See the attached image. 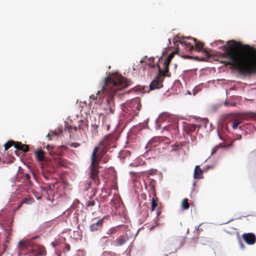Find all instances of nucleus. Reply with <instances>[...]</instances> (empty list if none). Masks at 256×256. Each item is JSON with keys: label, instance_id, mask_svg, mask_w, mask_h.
Wrapping results in <instances>:
<instances>
[{"label": "nucleus", "instance_id": "obj_1", "mask_svg": "<svg viewBox=\"0 0 256 256\" xmlns=\"http://www.w3.org/2000/svg\"><path fill=\"white\" fill-rule=\"evenodd\" d=\"M222 48V56L228 58L224 63L232 66L242 75L256 74V48L240 42L229 40Z\"/></svg>", "mask_w": 256, "mask_h": 256}, {"label": "nucleus", "instance_id": "obj_2", "mask_svg": "<svg viewBox=\"0 0 256 256\" xmlns=\"http://www.w3.org/2000/svg\"><path fill=\"white\" fill-rule=\"evenodd\" d=\"M130 84V81L122 77L120 74L118 72L112 73L105 78L102 89L98 90L96 96H90V99L96 104H100L104 95L107 94L108 92H110V90H111L112 86H116V90H120L128 87Z\"/></svg>", "mask_w": 256, "mask_h": 256}, {"label": "nucleus", "instance_id": "obj_3", "mask_svg": "<svg viewBox=\"0 0 256 256\" xmlns=\"http://www.w3.org/2000/svg\"><path fill=\"white\" fill-rule=\"evenodd\" d=\"M108 150V149L100 144L94 148L90 156L91 163L88 168V175L91 180L88 184V188H91L93 184L95 186L100 184L98 165Z\"/></svg>", "mask_w": 256, "mask_h": 256}, {"label": "nucleus", "instance_id": "obj_4", "mask_svg": "<svg viewBox=\"0 0 256 256\" xmlns=\"http://www.w3.org/2000/svg\"><path fill=\"white\" fill-rule=\"evenodd\" d=\"M126 108L127 112L130 114L133 117L138 116V112L142 108L141 100L139 97L135 98L126 103Z\"/></svg>", "mask_w": 256, "mask_h": 256}, {"label": "nucleus", "instance_id": "obj_5", "mask_svg": "<svg viewBox=\"0 0 256 256\" xmlns=\"http://www.w3.org/2000/svg\"><path fill=\"white\" fill-rule=\"evenodd\" d=\"M116 86H112L110 90V92H108L107 96L106 98V102L107 104V108L109 109L110 113H113L114 110V97L116 95H120V92L125 88H122L120 90H116Z\"/></svg>", "mask_w": 256, "mask_h": 256}, {"label": "nucleus", "instance_id": "obj_6", "mask_svg": "<svg viewBox=\"0 0 256 256\" xmlns=\"http://www.w3.org/2000/svg\"><path fill=\"white\" fill-rule=\"evenodd\" d=\"M158 67V74L155 77L154 79L151 82L149 86L150 90H153L156 88H160L162 87V82L166 76L170 77V76H165L160 66Z\"/></svg>", "mask_w": 256, "mask_h": 256}, {"label": "nucleus", "instance_id": "obj_7", "mask_svg": "<svg viewBox=\"0 0 256 256\" xmlns=\"http://www.w3.org/2000/svg\"><path fill=\"white\" fill-rule=\"evenodd\" d=\"M118 138L114 134H109L104 136V139L100 142V146H102L108 149L110 147L114 148V142L117 140Z\"/></svg>", "mask_w": 256, "mask_h": 256}, {"label": "nucleus", "instance_id": "obj_8", "mask_svg": "<svg viewBox=\"0 0 256 256\" xmlns=\"http://www.w3.org/2000/svg\"><path fill=\"white\" fill-rule=\"evenodd\" d=\"M175 54V52H171L164 62V70H162V72L165 76H170V73L169 72V66Z\"/></svg>", "mask_w": 256, "mask_h": 256}, {"label": "nucleus", "instance_id": "obj_9", "mask_svg": "<svg viewBox=\"0 0 256 256\" xmlns=\"http://www.w3.org/2000/svg\"><path fill=\"white\" fill-rule=\"evenodd\" d=\"M46 254L45 248L40 245L38 246L28 252V254H32L33 256H44Z\"/></svg>", "mask_w": 256, "mask_h": 256}, {"label": "nucleus", "instance_id": "obj_10", "mask_svg": "<svg viewBox=\"0 0 256 256\" xmlns=\"http://www.w3.org/2000/svg\"><path fill=\"white\" fill-rule=\"evenodd\" d=\"M160 140V138H153L148 142V143L146 144V148H151L152 147H160V148L162 147V148H164V146H163V145L164 144Z\"/></svg>", "mask_w": 256, "mask_h": 256}, {"label": "nucleus", "instance_id": "obj_11", "mask_svg": "<svg viewBox=\"0 0 256 256\" xmlns=\"http://www.w3.org/2000/svg\"><path fill=\"white\" fill-rule=\"evenodd\" d=\"M242 238L245 242L250 245H252L256 242V236L253 233H244L242 235Z\"/></svg>", "mask_w": 256, "mask_h": 256}, {"label": "nucleus", "instance_id": "obj_12", "mask_svg": "<svg viewBox=\"0 0 256 256\" xmlns=\"http://www.w3.org/2000/svg\"><path fill=\"white\" fill-rule=\"evenodd\" d=\"M104 217L98 219L96 222L93 223L90 226V230L92 232H94L102 228Z\"/></svg>", "mask_w": 256, "mask_h": 256}, {"label": "nucleus", "instance_id": "obj_13", "mask_svg": "<svg viewBox=\"0 0 256 256\" xmlns=\"http://www.w3.org/2000/svg\"><path fill=\"white\" fill-rule=\"evenodd\" d=\"M125 234L120 236L116 240V246H122L128 240V236L127 234L128 232L125 233Z\"/></svg>", "mask_w": 256, "mask_h": 256}, {"label": "nucleus", "instance_id": "obj_14", "mask_svg": "<svg viewBox=\"0 0 256 256\" xmlns=\"http://www.w3.org/2000/svg\"><path fill=\"white\" fill-rule=\"evenodd\" d=\"M194 178L195 179H200L203 178V172L199 166H195Z\"/></svg>", "mask_w": 256, "mask_h": 256}, {"label": "nucleus", "instance_id": "obj_15", "mask_svg": "<svg viewBox=\"0 0 256 256\" xmlns=\"http://www.w3.org/2000/svg\"><path fill=\"white\" fill-rule=\"evenodd\" d=\"M197 128L196 125L193 124H186L184 126L187 134L189 133L194 132Z\"/></svg>", "mask_w": 256, "mask_h": 256}, {"label": "nucleus", "instance_id": "obj_16", "mask_svg": "<svg viewBox=\"0 0 256 256\" xmlns=\"http://www.w3.org/2000/svg\"><path fill=\"white\" fill-rule=\"evenodd\" d=\"M88 127L87 122L84 120H81L78 122V130H82L84 132H86V130H88Z\"/></svg>", "mask_w": 256, "mask_h": 256}, {"label": "nucleus", "instance_id": "obj_17", "mask_svg": "<svg viewBox=\"0 0 256 256\" xmlns=\"http://www.w3.org/2000/svg\"><path fill=\"white\" fill-rule=\"evenodd\" d=\"M44 154L45 152L42 149L38 150L37 152H35L36 158L40 162H43L44 160Z\"/></svg>", "mask_w": 256, "mask_h": 256}, {"label": "nucleus", "instance_id": "obj_18", "mask_svg": "<svg viewBox=\"0 0 256 256\" xmlns=\"http://www.w3.org/2000/svg\"><path fill=\"white\" fill-rule=\"evenodd\" d=\"M28 242H26V241L20 240L18 244L19 250L20 251H22L23 250H24L27 248V246H28ZM22 254H20V256L22 255Z\"/></svg>", "mask_w": 256, "mask_h": 256}, {"label": "nucleus", "instance_id": "obj_19", "mask_svg": "<svg viewBox=\"0 0 256 256\" xmlns=\"http://www.w3.org/2000/svg\"><path fill=\"white\" fill-rule=\"evenodd\" d=\"M192 39L194 41L196 50L198 51L202 50L204 48V44L200 42H197L196 38H192Z\"/></svg>", "mask_w": 256, "mask_h": 256}, {"label": "nucleus", "instance_id": "obj_20", "mask_svg": "<svg viewBox=\"0 0 256 256\" xmlns=\"http://www.w3.org/2000/svg\"><path fill=\"white\" fill-rule=\"evenodd\" d=\"M179 42L182 44L186 45V48L189 51H192L194 49V47L192 44H191L190 43L187 42L184 40H180L179 41Z\"/></svg>", "mask_w": 256, "mask_h": 256}, {"label": "nucleus", "instance_id": "obj_21", "mask_svg": "<svg viewBox=\"0 0 256 256\" xmlns=\"http://www.w3.org/2000/svg\"><path fill=\"white\" fill-rule=\"evenodd\" d=\"M182 207L184 210H188L190 208V204L187 198H184L182 202Z\"/></svg>", "mask_w": 256, "mask_h": 256}, {"label": "nucleus", "instance_id": "obj_22", "mask_svg": "<svg viewBox=\"0 0 256 256\" xmlns=\"http://www.w3.org/2000/svg\"><path fill=\"white\" fill-rule=\"evenodd\" d=\"M22 202L23 204H30L33 203L34 200V198L31 197H27L24 198Z\"/></svg>", "mask_w": 256, "mask_h": 256}, {"label": "nucleus", "instance_id": "obj_23", "mask_svg": "<svg viewBox=\"0 0 256 256\" xmlns=\"http://www.w3.org/2000/svg\"><path fill=\"white\" fill-rule=\"evenodd\" d=\"M24 178V180L26 183V185H28L29 186L32 184V182L30 180V176L29 174H25Z\"/></svg>", "mask_w": 256, "mask_h": 256}, {"label": "nucleus", "instance_id": "obj_24", "mask_svg": "<svg viewBox=\"0 0 256 256\" xmlns=\"http://www.w3.org/2000/svg\"><path fill=\"white\" fill-rule=\"evenodd\" d=\"M51 190V188L50 185H46L44 186L41 187L42 192L46 194H48V191Z\"/></svg>", "mask_w": 256, "mask_h": 256}, {"label": "nucleus", "instance_id": "obj_25", "mask_svg": "<svg viewBox=\"0 0 256 256\" xmlns=\"http://www.w3.org/2000/svg\"><path fill=\"white\" fill-rule=\"evenodd\" d=\"M149 185L152 190H154L156 186V180L152 178H149L148 180Z\"/></svg>", "mask_w": 256, "mask_h": 256}, {"label": "nucleus", "instance_id": "obj_26", "mask_svg": "<svg viewBox=\"0 0 256 256\" xmlns=\"http://www.w3.org/2000/svg\"><path fill=\"white\" fill-rule=\"evenodd\" d=\"M29 150L28 146L26 144H22V146L20 148L19 150L22 152H28Z\"/></svg>", "mask_w": 256, "mask_h": 256}, {"label": "nucleus", "instance_id": "obj_27", "mask_svg": "<svg viewBox=\"0 0 256 256\" xmlns=\"http://www.w3.org/2000/svg\"><path fill=\"white\" fill-rule=\"evenodd\" d=\"M242 123V121L240 120H235L233 122L232 128L234 130H236L239 124Z\"/></svg>", "mask_w": 256, "mask_h": 256}, {"label": "nucleus", "instance_id": "obj_28", "mask_svg": "<svg viewBox=\"0 0 256 256\" xmlns=\"http://www.w3.org/2000/svg\"><path fill=\"white\" fill-rule=\"evenodd\" d=\"M14 142L12 141V140H10V141L4 144V150H8L10 147H11L12 146H14Z\"/></svg>", "mask_w": 256, "mask_h": 256}, {"label": "nucleus", "instance_id": "obj_29", "mask_svg": "<svg viewBox=\"0 0 256 256\" xmlns=\"http://www.w3.org/2000/svg\"><path fill=\"white\" fill-rule=\"evenodd\" d=\"M148 88L146 86H140V88H136V91L140 90V92L144 93L146 92H148Z\"/></svg>", "mask_w": 256, "mask_h": 256}, {"label": "nucleus", "instance_id": "obj_30", "mask_svg": "<svg viewBox=\"0 0 256 256\" xmlns=\"http://www.w3.org/2000/svg\"><path fill=\"white\" fill-rule=\"evenodd\" d=\"M95 204H96V203H95L94 200H90L87 202L86 204V206L88 208H90V207L93 206H95Z\"/></svg>", "mask_w": 256, "mask_h": 256}, {"label": "nucleus", "instance_id": "obj_31", "mask_svg": "<svg viewBox=\"0 0 256 256\" xmlns=\"http://www.w3.org/2000/svg\"><path fill=\"white\" fill-rule=\"evenodd\" d=\"M119 200V198L116 196V198H114L112 199L110 204H111L112 206L115 207L116 206V201H118Z\"/></svg>", "mask_w": 256, "mask_h": 256}, {"label": "nucleus", "instance_id": "obj_32", "mask_svg": "<svg viewBox=\"0 0 256 256\" xmlns=\"http://www.w3.org/2000/svg\"><path fill=\"white\" fill-rule=\"evenodd\" d=\"M223 146L220 144H218L216 146H215L212 150V155L214 154L218 149H219L220 148H222Z\"/></svg>", "mask_w": 256, "mask_h": 256}, {"label": "nucleus", "instance_id": "obj_33", "mask_svg": "<svg viewBox=\"0 0 256 256\" xmlns=\"http://www.w3.org/2000/svg\"><path fill=\"white\" fill-rule=\"evenodd\" d=\"M53 148H54L52 146H51L49 144L46 146V149L48 151V152L50 155H53L54 154V152L52 150Z\"/></svg>", "mask_w": 256, "mask_h": 256}, {"label": "nucleus", "instance_id": "obj_34", "mask_svg": "<svg viewBox=\"0 0 256 256\" xmlns=\"http://www.w3.org/2000/svg\"><path fill=\"white\" fill-rule=\"evenodd\" d=\"M158 204L154 198H152V206L151 210L152 211H154L155 210L156 207L157 206Z\"/></svg>", "mask_w": 256, "mask_h": 256}, {"label": "nucleus", "instance_id": "obj_35", "mask_svg": "<svg viewBox=\"0 0 256 256\" xmlns=\"http://www.w3.org/2000/svg\"><path fill=\"white\" fill-rule=\"evenodd\" d=\"M22 142H15L14 144V148L18 150H19L20 148V146H22Z\"/></svg>", "mask_w": 256, "mask_h": 256}, {"label": "nucleus", "instance_id": "obj_36", "mask_svg": "<svg viewBox=\"0 0 256 256\" xmlns=\"http://www.w3.org/2000/svg\"><path fill=\"white\" fill-rule=\"evenodd\" d=\"M110 159V156L108 155L104 156L102 158V160L104 163H106Z\"/></svg>", "mask_w": 256, "mask_h": 256}, {"label": "nucleus", "instance_id": "obj_37", "mask_svg": "<svg viewBox=\"0 0 256 256\" xmlns=\"http://www.w3.org/2000/svg\"><path fill=\"white\" fill-rule=\"evenodd\" d=\"M59 244H60V242L58 241H55V242H52L51 243V244L52 245V246L54 248L58 246L59 245Z\"/></svg>", "mask_w": 256, "mask_h": 256}, {"label": "nucleus", "instance_id": "obj_38", "mask_svg": "<svg viewBox=\"0 0 256 256\" xmlns=\"http://www.w3.org/2000/svg\"><path fill=\"white\" fill-rule=\"evenodd\" d=\"M80 146V144H78V142H73V143L71 144H70V146L72 147H73V148H78Z\"/></svg>", "mask_w": 256, "mask_h": 256}, {"label": "nucleus", "instance_id": "obj_39", "mask_svg": "<svg viewBox=\"0 0 256 256\" xmlns=\"http://www.w3.org/2000/svg\"><path fill=\"white\" fill-rule=\"evenodd\" d=\"M65 249L66 251H68L70 250V246L68 244H65Z\"/></svg>", "mask_w": 256, "mask_h": 256}, {"label": "nucleus", "instance_id": "obj_40", "mask_svg": "<svg viewBox=\"0 0 256 256\" xmlns=\"http://www.w3.org/2000/svg\"><path fill=\"white\" fill-rule=\"evenodd\" d=\"M10 228H6L5 230V232L6 234H7L8 236H9L11 232H10Z\"/></svg>", "mask_w": 256, "mask_h": 256}, {"label": "nucleus", "instance_id": "obj_41", "mask_svg": "<svg viewBox=\"0 0 256 256\" xmlns=\"http://www.w3.org/2000/svg\"><path fill=\"white\" fill-rule=\"evenodd\" d=\"M69 128H70V129H74V131H76L78 130V126H69Z\"/></svg>", "mask_w": 256, "mask_h": 256}, {"label": "nucleus", "instance_id": "obj_42", "mask_svg": "<svg viewBox=\"0 0 256 256\" xmlns=\"http://www.w3.org/2000/svg\"><path fill=\"white\" fill-rule=\"evenodd\" d=\"M23 204H22V202H21L18 205V207L16 208V210H18L22 206Z\"/></svg>", "mask_w": 256, "mask_h": 256}, {"label": "nucleus", "instance_id": "obj_43", "mask_svg": "<svg viewBox=\"0 0 256 256\" xmlns=\"http://www.w3.org/2000/svg\"><path fill=\"white\" fill-rule=\"evenodd\" d=\"M52 136V135H50V134H47V136H47V137H48V138H49V137H50V136ZM50 140H52V138H50Z\"/></svg>", "mask_w": 256, "mask_h": 256}, {"label": "nucleus", "instance_id": "obj_44", "mask_svg": "<svg viewBox=\"0 0 256 256\" xmlns=\"http://www.w3.org/2000/svg\"><path fill=\"white\" fill-rule=\"evenodd\" d=\"M240 245H241V246H242V248H244V244L241 242H240Z\"/></svg>", "mask_w": 256, "mask_h": 256}, {"label": "nucleus", "instance_id": "obj_45", "mask_svg": "<svg viewBox=\"0 0 256 256\" xmlns=\"http://www.w3.org/2000/svg\"><path fill=\"white\" fill-rule=\"evenodd\" d=\"M54 136H57V134L56 132H52Z\"/></svg>", "mask_w": 256, "mask_h": 256}, {"label": "nucleus", "instance_id": "obj_46", "mask_svg": "<svg viewBox=\"0 0 256 256\" xmlns=\"http://www.w3.org/2000/svg\"><path fill=\"white\" fill-rule=\"evenodd\" d=\"M44 178H46V179H48V178L46 177V176H44Z\"/></svg>", "mask_w": 256, "mask_h": 256}, {"label": "nucleus", "instance_id": "obj_47", "mask_svg": "<svg viewBox=\"0 0 256 256\" xmlns=\"http://www.w3.org/2000/svg\"><path fill=\"white\" fill-rule=\"evenodd\" d=\"M1 255H2V254H0V256H1Z\"/></svg>", "mask_w": 256, "mask_h": 256}, {"label": "nucleus", "instance_id": "obj_48", "mask_svg": "<svg viewBox=\"0 0 256 256\" xmlns=\"http://www.w3.org/2000/svg\"><path fill=\"white\" fill-rule=\"evenodd\" d=\"M255 130H256V128Z\"/></svg>", "mask_w": 256, "mask_h": 256}]
</instances>
